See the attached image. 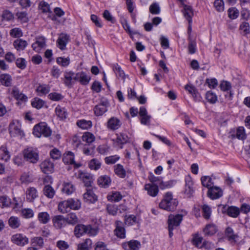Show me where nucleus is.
<instances>
[{"label": "nucleus", "instance_id": "53", "mask_svg": "<svg viewBox=\"0 0 250 250\" xmlns=\"http://www.w3.org/2000/svg\"><path fill=\"white\" fill-rule=\"evenodd\" d=\"M113 70L114 71L116 75L123 79H125V74L124 71L122 69L121 67L118 64L114 65L113 67Z\"/></svg>", "mask_w": 250, "mask_h": 250}, {"label": "nucleus", "instance_id": "21", "mask_svg": "<svg viewBox=\"0 0 250 250\" xmlns=\"http://www.w3.org/2000/svg\"><path fill=\"white\" fill-rule=\"evenodd\" d=\"M62 191L68 195L71 194L75 190L74 186L70 182H64Z\"/></svg>", "mask_w": 250, "mask_h": 250}, {"label": "nucleus", "instance_id": "19", "mask_svg": "<svg viewBox=\"0 0 250 250\" xmlns=\"http://www.w3.org/2000/svg\"><path fill=\"white\" fill-rule=\"evenodd\" d=\"M98 183L101 187L106 188L109 186L111 184V180L110 178L107 175L100 176L98 179Z\"/></svg>", "mask_w": 250, "mask_h": 250}, {"label": "nucleus", "instance_id": "41", "mask_svg": "<svg viewBox=\"0 0 250 250\" xmlns=\"http://www.w3.org/2000/svg\"><path fill=\"white\" fill-rule=\"evenodd\" d=\"M226 235L228 240L231 242H235L238 236L235 234L232 229L228 227L226 229Z\"/></svg>", "mask_w": 250, "mask_h": 250}, {"label": "nucleus", "instance_id": "18", "mask_svg": "<svg viewBox=\"0 0 250 250\" xmlns=\"http://www.w3.org/2000/svg\"><path fill=\"white\" fill-rule=\"evenodd\" d=\"M145 189L147 190L149 195L155 197L159 191V188L157 185L153 184H147L145 186Z\"/></svg>", "mask_w": 250, "mask_h": 250}, {"label": "nucleus", "instance_id": "43", "mask_svg": "<svg viewBox=\"0 0 250 250\" xmlns=\"http://www.w3.org/2000/svg\"><path fill=\"white\" fill-rule=\"evenodd\" d=\"M91 245V240L89 239H86L84 242L78 245L77 250H89Z\"/></svg>", "mask_w": 250, "mask_h": 250}, {"label": "nucleus", "instance_id": "63", "mask_svg": "<svg viewBox=\"0 0 250 250\" xmlns=\"http://www.w3.org/2000/svg\"><path fill=\"white\" fill-rule=\"evenodd\" d=\"M31 104L34 107L40 109L43 106L44 102L40 99L35 98Z\"/></svg>", "mask_w": 250, "mask_h": 250}, {"label": "nucleus", "instance_id": "14", "mask_svg": "<svg viewBox=\"0 0 250 250\" xmlns=\"http://www.w3.org/2000/svg\"><path fill=\"white\" fill-rule=\"evenodd\" d=\"M121 125L120 120L116 117H111L107 123V127L108 128L115 130L118 129Z\"/></svg>", "mask_w": 250, "mask_h": 250}, {"label": "nucleus", "instance_id": "10", "mask_svg": "<svg viewBox=\"0 0 250 250\" xmlns=\"http://www.w3.org/2000/svg\"><path fill=\"white\" fill-rule=\"evenodd\" d=\"M69 39V36L68 35L65 34H61L57 41V46L62 50H65Z\"/></svg>", "mask_w": 250, "mask_h": 250}, {"label": "nucleus", "instance_id": "31", "mask_svg": "<svg viewBox=\"0 0 250 250\" xmlns=\"http://www.w3.org/2000/svg\"><path fill=\"white\" fill-rule=\"evenodd\" d=\"M201 180L202 184L204 187H206L208 189L213 187L212 185L214 183L212 181V179L211 177L208 176H203L202 177Z\"/></svg>", "mask_w": 250, "mask_h": 250}, {"label": "nucleus", "instance_id": "6", "mask_svg": "<svg viewBox=\"0 0 250 250\" xmlns=\"http://www.w3.org/2000/svg\"><path fill=\"white\" fill-rule=\"evenodd\" d=\"M108 105V103L106 100L102 101L94 108V111L95 115L97 116H101L107 110V107Z\"/></svg>", "mask_w": 250, "mask_h": 250}, {"label": "nucleus", "instance_id": "29", "mask_svg": "<svg viewBox=\"0 0 250 250\" xmlns=\"http://www.w3.org/2000/svg\"><path fill=\"white\" fill-rule=\"evenodd\" d=\"M114 172L121 178H124L126 176V171L123 166L120 164H117L114 166Z\"/></svg>", "mask_w": 250, "mask_h": 250}, {"label": "nucleus", "instance_id": "27", "mask_svg": "<svg viewBox=\"0 0 250 250\" xmlns=\"http://www.w3.org/2000/svg\"><path fill=\"white\" fill-rule=\"evenodd\" d=\"M184 15L185 17L188 21V23H191L193 12L191 6L187 5L184 6Z\"/></svg>", "mask_w": 250, "mask_h": 250}, {"label": "nucleus", "instance_id": "54", "mask_svg": "<svg viewBox=\"0 0 250 250\" xmlns=\"http://www.w3.org/2000/svg\"><path fill=\"white\" fill-rule=\"evenodd\" d=\"M10 35L14 38H20L22 36L23 34L21 30L19 28H14L10 30Z\"/></svg>", "mask_w": 250, "mask_h": 250}, {"label": "nucleus", "instance_id": "13", "mask_svg": "<svg viewBox=\"0 0 250 250\" xmlns=\"http://www.w3.org/2000/svg\"><path fill=\"white\" fill-rule=\"evenodd\" d=\"M116 229L114 230L115 234L118 238L123 239L125 237V230L123 226V223L121 221H117L115 223Z\"/></svg>", "mask_w": 250, "mask_h": 250}, {"label": "nucleus", "instance_id": "32", "mask_svg": "<svg viewBox=\"0 0 250 250\" xmlns=\"http://www.w3.org/2000/svg\"><path fill=\"white\" fill-rule=\"evenodd\" d=\"M227 214L230 217L236 218L240 214V209L235 206L229 207L227 209Z\"/></svg>", "mask_w": 250, "mask_h": 250}, {"label": "nucleus", "instance_id": "4", "mask_svg": "<svg viewBox=\"0 0 250 250\" xmlns=\"http://www.w3.org/2000/svg\"><path fill=\"white\" fill-rule=\"evenodd\" d=\"M183 217V215L180 214L169 215L167 220L168 226L175 229L180 225Z\"/></svg>", "mask_w": 250, "mask_h": 250}, {"label": "nucleus", "instance_id": "61", "mask_svg": "<svg viewBox=\"0 0 250 250\" xmlns=\"http://www.w3.org/2000/svg\"><path fill=\"white\" fill-rule=\"evenodd\" d=\"M239 11L236 8H229L228 10V15L230 19H235L239 16Z\"/></svg>", "mask_w": 250, "mask_h": 250}, {"label": "nucleus", "instance_id": "62", "mask_svg": "<svg viewBox=\"0 0 250 250\" xmlns=\"http://www.w3.org/2000/svg\"><path fill=\"white\" fill-rule=\"evenodd\" d=\"M18 20L21 22H27L28 21L27 13L25 12H20L16 14Z\"/></svg>", "mask_w": 250, "mask_h": 250}, {"label": "nucleus", "instance_id": "17", "mask_svg": "<svg viewBox=\"0 0 250 250\" xmlns=\"http://www.w3.org/2000/svg\"><path fill=\"white\" fill-rule=\"evenodd\" d=\"M220 87L222 91H229V93L226 94L225 97L226 98H228L229 100H231L233 97V93L230 91L231 87V83L228 81H223L221 83Z\"/></svg>", "mask_w": 250, "mask_h": 250}, {"label": "nucleus", "instance_id": "3", "mask_svg": "<svg viewBox=\"0 0 250 250\" xmlns=\"http://www.w3.org/2000/svg\"><path fill=\"white\" fill-rule=\"evenodd\" d=\"M10 240L13 244L21 247H24L29 243L28 238L24 234L20 233L12 235Z\"/></svg>", "mask_w": 250, "mask_h": 250}, {"label": "nucleus", "instance_id": "55", "mask_svg": "<svg viewBox=\"0 0 250 250\" xmlns=\"http://www.w3.org/2000/svg\"><path fill=\"white\" fill-rule=\"evenodd\" d=\"M98 232V229L97 227H93L91 225L86 226V234H87L89 236H95Z\"/></svg>", "mask_w": 250, "mask_h": 250}, {"label": "nucleus", "instance_id": "8", "mask_svg": "<svg viewBox=\"0 0 250 250\" xmlns=\"http://www.w3.org/2000/svg\"><path fill=\"white\" fill-rule=\"evenodd\" d=\"M26 199L29 202H33L38 197V192L34 187H29L25 192Z\"/></svg>", "mask_w": 250, "mask_h": 250}, {"label": "nucleus", "instance_id": "46", "mask_svg": "<svg viewBox=\"0 0 250 250\" xmlns=\"http://www.w3.org/2000/svg\"><path fill=\"white\" fill-rule=\"evenodd\" d=\"M56 62L59 65L62 66L66 67L70 63V58L69 57H58L56 59Z\"/></svg>", "mask_w": 250, "mask_h": 250}, {"label": "nucleus", "instance_id": "7", "mask_svg": "<svg viewBox=\"0 0 250 250\" xmlns=\"http://www.w3.org/2000/svg\"><path fill=\"white\" fill-rule=\"evenodd\" d=\"M208 196L211 199H217L223 195L222 190L218 187H212L208 191Z\"/></svg>", "mask_w": 250, "mask_h": 250}, {"label": "nucleus", "instance_id": "34", "mask_svg": "<svg viewBox=\"0 0 250 250\" xmlns=\"http://www.w3.org/2000/svg\"><path fill=\"white\" fill-rule=\"evenodd\" d=\"M23 156H38L39 152L37 148L32 147H27L23 152Z\"/></svg>", "mask_w": 250, "mask_h": 250}, {"label": "nucleus", "instance_id": "25", "mask_svg": "<svg viewBox=\"0 0 250 250\" xmlns=\"http://www.w3.org/2000/svg\"><path fill=\"white\" fill-rule=\"evenodd\" d=\"M55 113L56 115L61 120L66 119L67 116L66 109L65 108L61 106L60 105H58L56 107Z\"/></svg>", "mask_w": 250, "mask_h": 250}, {"label": "nucleus", "instance_id": "37", "mask_svg": "<svg viewBox=\"0 0 250 250\" xmlns=\"http://www.w3.org/2000/svg\"><path fill=\"white\" fill-rule=\"evenodd\" d=\"M68 200L69 202V204L71 209L78 210L80 208L81 203L79 200L71 198Z\"/></svg>", "mask_w": 250, "mask_h": 250}, {"label": "nucleus", "instance_id": "60", "mask_svg": "<svg viewBox=\"0 0 250 250\" xmlns=\"http://www.w3.org/2000/svg\"><path fill=\"white\" fill-rule=\"evenodd\" d=\"M214 6L218 12H222L224 10V3L223 0H215L214 2Z\"/></svg>", "mask_w": 250, "mask_h": 250}, {"label": "nucleus", "instance_id": "56", "mask_svg": "<svg viewBox=\"0 0 250 250\" xmlns=\"http://www.w3.org/2000/svg\"><path fill=\"white\" fill-rule=\"evenodd\" d=\"M160 7L157 3H153L150 5L149 12L154 15H158L160 13Z\"/></svg>", "mask_w": 250, "mask_h": 250}, {"label": "nucleus", "instance_id": "2", "mask_svg": "<svg viewBox=\"0 0 250 250\" xmlns=\"http://www.w3.org/2000/svg\"><path fill=\"white\" fill-rule=\"evenodd\" d=\"M33 133L38 138L42 136L48 137L51 136L52 131L46 123L41 122L34 126Z\"/></svg>", "mask_w": 250, "mask_h": 250}, {"label": "nucleus", "instance_id": "16", "mask_svg": "<svg viewBox=\"0 0 250 250\" xmlns=\"http://www.w3.org/2000/svg\"><path fill=\"white\" fill-rule=\"evenodd\" d=\"M45 46V41L44 38L39 37L36 38L35 42L32 44L33 49L36 52H40V50Z\"/></svg>", "mask_w": 250, "mask_h": 250}, {"label": "nucleus", "instance_id": "11", "mask_svg": "<svg viewBox=\"0 0 250 250\" xmlns=\"http://www.w3.org/2000/svg\"><path fill=\"white\" fill-rule=\"evenodd\" d=\"M42 172L45 174L52 173L54 170V165L49 159H47L42 162L40 165Z\"/></svg>", "mask_w": 250, "mask_h": 250}, {"label": "nucleus", "instance_id": "5", "mask_svg": "<svg viewBox=\"0 0 250 250\" xmlns=\"http://www.w3.org/2000/svg\"><path fill=\"white\" fill-rule=\"evenodd\" d=\"M64 83L67 86L70 87L77 81L76 73L72 71H65L63 80Z\"/></svg>", "mask_w": 250, "mask_h": 250}, {"label": "nucleus", "instance_id": "44", "mask_svg": "<svg viewBox=\"0 0 250 250\" xmlns=\"http://www.w3.org/2000/svg\"><path fill=\"white\" fill-rule=\"evenodd\" d=\"M38 219L42 224H46L50 220V216L46 212H40L38 214Z\"/></svg>", "mask_w": 250, "mask_h": 250}, {"label": "nucleus", "instance_id": "51", "mask_svg": "<svg viewBox=\"0 0 250 250\" xmlns=\"http://www.w3.org/2000/svg\"><path fill=\"white\" fill-rule=\"evenodd\" d=\"M101 164L97 159L91 160L89 163V167L91 169L97 170L101 167Z\"/></svg>", "mask_w": 250, "mask_h": 250}, {"label": "nucleus", "instance_id": "1", "mask_svg": "<svg viewBox=\"0 0 250 250\" xmlns=\"http://www.w3.org/2000/svg\"><path fill=\"white\" fill-rule=\"evenodd\" d=\"M178 204V201L173 198L172 193L168 192L164 195L163 199L159 204V207L163 209L172 211L176 209Z\"/></svg>", "mask_w": 250, "mask_h": 250}, {"label": "nucleus", "instance_id": "45", "mask_svg": "<svg viewBox=\"0 0 250 250\" xmlns=\"http://www.w3.org/2000/svg\"><path fill=\"white\" fill-rule=\"evenodd\" d=\"M12 94L14 97L17 100L25 101L27 99V97L23 93H21L18 89H14L12 90Z\"/></svg>", "mask_w": 250, "mask_h": 250}, {"label": "nucleus", "instance_id": "52", "mask_svg": "<svg viewBox=\"0 0 250 250\" xmlns=\"http://www.w3.org/2000/svg\"><path fill=\"white\" fill-rule=\"evenodd\" d=\"M206 98L207 101L211 104H214L217 100L216 95L211 91H208L206 93Z\"/></svg>", "mask_w": 250, "mask_h": 250}, {"label": "nucleus", "instance_id": "58", "mask_svg": "<svg viewBox=\"0 0 250 250\" xmlns=\"http://www.w3.org/2000/svg\"><path fill=\"white\" fill-rule=\"evenodd\" d=\"M119 208H118V207L116 206L108 205L107 206V210L109 214L116 215L117 214L118 210L120 209L122 206H119Z\"/></svg>", "mask_w": 250, "mask_h": 250}, {"label": "nucleus", "instance_id": "40", "mask_svg": "<svg viewBox=\"0 0 250 250\" xmlns=\"http://www.w3.org/2000/svg\"><path fill=\"white\" fill-rule=\"evenodd\" d=\"M81 177L85 187L89 188L91 187L93 183L92 177L89 174H82Z\"/></svg>", "mask_w": 250, "mask_h": 250}, {"label": "nucleus", "instance_id": "12", "mask_svg": "<svg viewBox=\"0 0 250 250\" xmlns=\"http://www.w3.org/2000/svg\"><path fill=\"white\" fill-rule=\"evenodd\" d=\"M85 202L88 203H94L97 200V196L91 188H87L86 191L83 195Z\"/></svg>", "mask_w": 250, "mask_h": 250}, {"label": "nucleus", "instance_id": "35", "mask_svg": "<svg viewBox=\"0 0 250 250\" xmlns=\"http://www.w3.org/2000/svg\"><path fill=\"white\" fill-rule=\"evenodd\" d=\"M43 192L44 195L49 198H52L55 193L53 188L50 185L45 186L43 188Z\"/></svg>", "mask_w": 250, "mask_h": 250}, {"label": "nucleus", "instance_id": "26", "mask_svg": "<svg viewBox=\"0 0 250 250\" xmlns=\"http://www.w3.org/2000/svg\"><path fill=\"white\" fill-rule=\"evenodd\" d=\"M69 203L68 200L60 203L58 205V210L62 213L69 212L71 210Z\"/></svg>", "mask_w": 250, "mask_h": 250}, {"label": "nucleus", "instance_id": "22", "mask_svg": "<svg viewBox=\"0 0 250 250\" xmlns=\"http://www.w3.org/2000/svg\"><path fill=\"white\" fill-rule=\"evenodd\" d=\"M27 42L21 39H18L13 42V46L17 50H23L27 46Z\"/></svg>", "mask_w": 250, "mask_h": 250}, {"label": "nucleus", "instance_id": "47", "mask_svg": "<svg viewBox=\"0 0 250 250\" xmlns=\"http://www.w3.org/2000/svg\"><path fill=\"white\" fill-rule=\"evenodd\" d=\"M203 216L206 219H209L211 214V208L207 205H204L202 207Z\"/></svg>", "mask_w": 250, "mask_h": 250}, {"label": "nucleus", "instance_id": "42", "mask_svg": "<svg viewBox=\"0 0 250 250\" xmlns=\"http://www.w3.org/2000/svg\"><path fill=\"white\" fill-rule=\"evenodd\" d=\"M9 225L12 229H17L20 226V221L18 217L12 216L8 221Z\"/></svg>", "mask_w": 250, "mask_h": 250}, {"label": "nucleus", "instance_id": "48", "mask_svg": "<svg viewBox=\"0 0 250 250\" xmlns=\"http://www.w3.org/2000/svg\"><path fill=\"white\" fill-rule=\"evenodd\" d=\"M235 137L241 140H244L246 138L245 129L243 126H239L236 129Z\"/></svg>", "mask_w": 250, "mask_h": 250}, {"label": "nucleus", "instance_id": "36", "mask_svg": "<svg viewBox=\"0 0 250 250\" xmlns=\"http://www.w3.org/2000/svg\"><path fill=\"white\" fill-rule=\"evenodd\" d=\"M77 125L79 127L83 129H88L92 125V122L91 121H87L85 120L78 121L77 122Z\"/></svg>", "mask_w": 250, "mask_h": 250}, {"label": "nucleus", "instance_id": "50", "mask_svg": "<svg viewBox=\"0 0 250 250\" xmlns=\"http://www.w3.org/2000/svg\"><path fill=\"white\" fill-rule=\"evenodd\" d=\"M50 91L49 86L46 85H40L37 89L39 95L42 96L46 94Z\"/></svg>", "mask_w": 250, "mask_h": 250}, {"label": "nucleus", "instance_id": "64", "mask_svg": "<svg viewBox=\"0 0 250 250\" xmlns=\"http://www.w3.org/2000/svg\"><path fill=\"white\" fill-rule=\"evenodd\" d=\"M10 204V199L6 196L0 197V206L2 207L9 206Z\"/></svg>", "mask_w": 250, "mask_h": 250}, {"label": "nucleus", "instance_id": "59", "mask_svg": "<svg viewBox=\"0 0 250 250\" xmlns=\"http://www.w3.org/2000/svg\"><path fill=\"white\" fill-rule=\"evenodd\" d=\"M185 88L186 90L193 96V97L195 98L197 97L198 93L194 86L190 84H187L185 85Z\"/></svg>", "mask_w": 250, "mask_h": 250}, {"label": "nucleus", "instance_id": "23", "mask_svg": "<svg viewBox=\"0 0 250 250\" xmlns=\"http://www.w3.org/2000/svg\"><path fill=\"white\" fill-rule=\"evenodd\" d=\"M86 226L83 224H78L76 226L74 229V233L75 236L79 238L83 235L86 234Z\"/></svg>", "mask_w": 250, "mask_h": 250}, {"label": "nucleus", "instance_id": "33", "mask_svg": "<svg viewBox=\"0 0 250 250\" xmlns=\"http://www.w3.org/2000/svg\"><path fill=\"white\" fill-rule=\"evenodd\" d=\"M122 195L120 192L118 191H113L107 196V199L109 201L119 202L122 199Z\"/></svg>", "mask_w": 250, "mask_h": 250}, {"label": "nucleus", "instance_id": "24", "mask_svg": "<svg viewBox=\"0 0 250 250\" xmlns=\"http://www.w3.org/2000/svg\"><path fill=\"white\" fill-rule=\"evenodd\" d=\"M9 133L11 135H21L22 133V131L19 125H16L15 123H11L9 125Z\"/></svg>", "mask_w": 250, "mask_h": 250}, {"label": "nucleus", "instance_id": "49", "mask_svg": "<svg viewBox=\"0 0 250 250\" xmlns=\"http://www.w3.org/2000/svg\"><path fill=\"white\" fill-rule=\"evenodd\" d=\"M95 139L94 135L88 132L84 133L82 136L83 141L87 143H92Z\"/></svg>", "mask_w": 250, "mask_h": 250}, {"label": "nucleus", "instance_id": "57", "mask_svg": "<svg viewBox=\"0 0 250 250\" xmlns=\"http://www.w3.org/2000/svg\"><path fill=\"white\" fill-rule=\"evenodd\" d=\"M56 247L60 250H66L69 247L68 243L63 240H59L56 243Z\"/></svg>", "mask_w": 250, "mask_h": 250}, {"label": "nucleus", "instance_id": "30", "mask_svg": "<svg viewBox=\"0 0 250 250\" xmlns=\"http://www.w3.org/2000/svg\"><path fill=\"white\" fill-rule=\"evenodd\" d=\"M203 231L205 235L211 236L216 232L217 229L214 225L208 224L206 226Z\"/></svg>", "mask_w": 250, "mask_h": 250}, {"label": "nucleus", "instance_id": "9", "mask_svg": "<svg viewBox=\"0 0 250 250\" xmlns=\"http://www.w3.org/2000/svg\"><path fill=\"white\" fill-rule=\"evenodd\" d=\"M141 246L140 242L135 240H131L123 244V248L125 250H139Z\"/></svg>", "mask_w": 250, "mask_h": 250}, {"label": "nucleus", "instance_id": "20", "mask_svg": "<svg viewBox=\"0 0 250 250\" xmlns=\"http://www.w3.org/2000/svg\"><path fill=\"white\" fill-rule=\"evenodd\" d=\"M77 81H79L82 84L86 85L88 83L90 78L84 72L76 73Z\"/></svg>", "mask_w": 250, "mask_h": 250}, {"label": "nucleus", "instance_id": "38", "mask_svg": "<svg viewBox=\"0 0 250 250\" xmlns=\"http://www.w3.org/2000/svg\"><path fill=\"white\" fill-rule=\"evenodd\" d=\"M22 184H29L33 181V178L29 172L23 173L20 178Z\"/></svg>", "mask_w": 250, "mask_h": 250}, {"label": "nucleus", "instance_id": "28", "mask_svg": "<svg viewBox=\"0 0 250 250\" xmlns=\"http://www.w3.org/2000/svg\"><path fill=\"white\" fill-rule=\"evenodd\" d=\"M11 77L7 74H2L0 76V81L2 85L5 86H10L12 83Z\"/></svg>", "mask_w": 250, "mask_h": 250}, {"label": "nucleus", "instance_id": "39", "mask_svg": "<svg viewBox=\"0 0 250 250\" xmlns=\"http://www.w3.org/2000/svg\"><path fill=\"white\" fill-rule=\"evenodd\" d=\"M66 222L69 224L75 225L78 222V218L75 213H70L65 218Z\"/></svg>", "mask_w": 250, "mask_h": 250}, {"label": "nucleus", "instance_id": "15", "mask_svg": "<svg viewBox=\"0 0 250 250\" xmlns=\"http://www.w3.org/2000/svg\"><path fill=\"white\" fill-rule=\"evenodd\" d=\"M52 221L54 226L57 229L62 228L66 223L65 218L61 215L55 216Z\"/></svg>", "mask_w": 250, "mask_h": 250}]
</instances>
